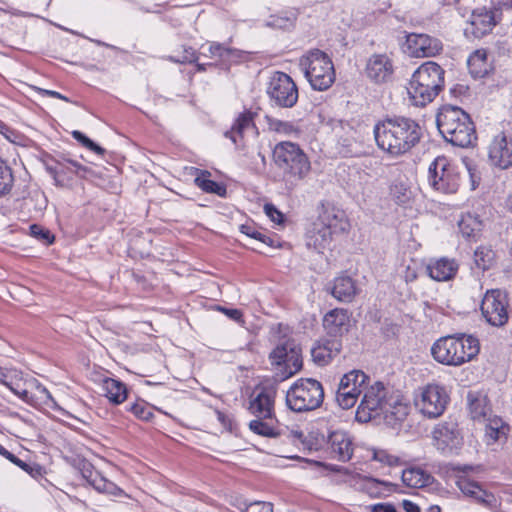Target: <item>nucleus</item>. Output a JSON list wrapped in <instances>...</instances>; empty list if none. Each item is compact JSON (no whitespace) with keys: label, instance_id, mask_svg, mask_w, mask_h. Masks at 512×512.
<instances>
[{"label":"nucleus","instance_id":"nucleus-8","mask_svg":"<svg viewBox=\"0 0 512 512\" xmlns=\"http://www.w3.org/2000/svg\"><path fill=\"white\" fill-rule=\"evenodd\" d=\"M272 365L282 366L284 378H289L302 369V350L294 338L279 337L275 348L269 354Z\"/></svg>","mask_w":512,"mask_h":512},{"label":"nucleus","instance_id":"nucleus-17","mask_svg":"<svg viewBox=\"0 0 512 512\" xmlns=\"http://www.w3.org/2000/svg\"><path fill=\"white\" fill-rule=\"evenodd\" d=\"M406 44L410 54L417 58L434 57L443 50L441 40L428 34L410 33Z\"/></svg>","mask_w":512,"mask_h":512},{"label":"nucleus","instance_id":"nucleus-38","mask_svg":"<svg viewBox=\"0 0 512 512\" xmlns=\"http://www.w3.org/2000/svg\"><path fill=\"white\" fill-rule=\"evenodd\" d=\"M0 455L4 456L6 459L20 467L26 473H28L33 478H38L43 474V468L39 464L35 462H25L15 456L13 453L9 452L5 447L0 445Z\"/></svg>","mask_w":512,"mask_h":512},{"label":"nucleus","instance_id":"nucleus-4","mask_svg":"<svg viewBox=\"0 0 512 512\" xmlns=\"http://www.w3.org/2000/svg\"><path fill=\"white\" fill-rule=\"evenodd\" d=\"M480 351L479 340L466 334L441 337L431 347L435 361L446 366H461L474 359Z\"/></svg>","mask_w":512,"mask_h":512},{"label":"nucleus","instance_id":"nucleus-53","mask_svg":"<svg viewBox=\"0 0 512 512\" xmlns=\"http://www.w3.org/2000/svg\"><path fill=\"white\" fill-rule=\"evenodd\" d=\"M241 233L245 234L246 236L253 238L255 240L260 241L262 238V235L264 232L260 231L257 227L251 224H244L240 227Z\"/></svg>","mask_w":512,"mask_h":512},{"label":"nucleus","instance_id":"nucleus-11","mask_svg":"<svg viewBox=\"0 0 512 512\" xmlns=\"http://www.w3.org/2000/svg\"><path fill=\"white\" fill-rule=\"evenodd\" d=\"M449 396L446 389L437 384H428L420 389L415 398V406L427 418L441 416L448 404Z\"/></svg>","mask_w":512,"mask_h":512},{"label":"nucleus","instance_id":"nucleus-50","mask_svg":"<svg viewBox=\"0 0 512 512\" xmlns=\"http://www.w3.org/2000/svg\"><path fill=\"white\" fill-rule=\"evenodd\" d=\"M374 459L380 463L386 464L388 466H400L403 464V461L398 456L389 454L385 450H378L374 453Z\"/></svg>","mask_w":512,"mask_h":512},{"label":"nucleus","instance_id":"nucleus-18","mask_svg":"<svg viewBox=\"0 0 512 512\" xmlns=\"http://www.w3.org/2000/svg\"><path fill=\"white\" fill-rule=\"evenodd\" d=\"M433 437L437 448L444 452L458 449L463 440L458 425L454 421H445L438 424L433 430Z\"/></svg>","mask_w":512,"mask_h":512},{"label":"nucleus","instance_id":"nucleus-31","mask_svg":"<svg viewBox=\"0 0 512 512\" xmlns=\"http://www.w3.org/2000/svg\"><path fill=\"white\" fill-rule=\"evenodd\" d=\"M53 163H46V170L48 173L54 178L56 184L60 183L59 176L63 173H65L68 169L66 164L71 165L73 168H75L74 172L76 175L84 177L85 174L89 171V168L86 166H83L77 161L67 159L65 157H61V159H51Z\"/></svg>","mask_w":512,"mask_h":512},{"label":"nucleus","instance_id":"nucleus-28","mask_svg":"<svg viewBox=\"0 0 512 512\" xmlns=\"http://www.w3.org/2000/svg\"><path fill=\"white\" fill-rule=\"evenodd\" d=\"M330 292L332 296L341 302H352L359 289L355 280L350 276H339L334 279Z\"/></svg>","mask_w":512,"mask_h":512},{"label":"nucleus","instance_id":"nucleus-61","mask_svg":"<svg viewBox=\"0 0 512 512\" xmlns=\"http://www.w3.org/2000/svg\"><path fill=\"white\" fill-rule=\"evenodd\" d=\"M217 419L218 421L226 428L231 429V419L226 415L224 412H221L219 410L216 411Z\"/></svg>","mask_w":512,"mask_h":512},{"label":"nucleus","instance_id":"nucleus-37","mask_svg":"<svg viewBox=\"0 0 512 512\" xmlns=\"http://www.w3.org/2000/svg\"><path fill=\"white\" fill-rule=\"evenodd\" d=\"M470 74L474 78L485 77L490 69L485 50H476L473 52L467 61Z\"/></svg>","mask_w":512,"mask_h":512},{"label":"nucleus","instance_id":"nucleus-32","mask_svg":"<svg viewBox=\"0 0 512 512\" xmlns=\"http://www.w3.org/2000/svg\"><path fill=\"white\" fill-rule=\"evenodd\" d=\"M402 482L410 488H424L431 485L434 481L433 476L420 467H410L402 472Z\"/></svg>","mask_w":512,"mask_h":512},{"label":"nucleus","instance_id":"nucleus-14","mask_svg":"<svg viewBox=\"0 0 512 512\" xmlns=\"http://www.w3.org/2000/svg\"><path fill=\"white\" fill-rule=\"evenodd\" d=\"M481 312L490 325L495 327L505 325L509 319L506 294L499 289L487 291L481 303Z\"/></svg>","mask_w":512,"mask_h":512},{"label":"nucleus","instance_id":"nucleus-49","mask_svg":"<svg viewBox=\"0 0 512 512\" xmlns=\"http://www.w3.org/2000/svg\"><path fill=\"white\" fill-rule=\"evenodd\" d=\"M207 50L208 53L203 52L204 56H207L222 64L225 54L227 53V46L218 42H212Z\"/></svg>","mask_w":512,"mask_h":512},{"label":"nucleus","instance_id":"nucleus-60","mask_svg":"<svg viewBox=\"0 0 512 512\" xmlns=\"http://www.w3.org/2000/svg\"><path fill=\"white\" fill-rule=\"evenodd\" d=\"M38 91L42 95L50 96V97H53V98H58V99L66 101V102H69V99L66 96L60 94L57 91L46 90V89H42V88H38Z\"/></svg>","mask_w":512,"mask_h":512},{"label":"nucleus","instance_id":"nucleus-44","mask_svg":"<svg viewBox=\"0 0 512 512\" xmlns=\"http://www.w3.org/2000/svg\"><path fill=\"white\" fill-rule=\"evenodd\" d=\"M494 251L486 246L478 247L474 252V261L476 266L485 271L489 269L494 261Z\"/></svg>","mask_w":512,"mask_h":512},{"label":"nucleus","instance_id":"nucleus-55","mask_svg":"<svg viewBox=\"0 0 512 512\" xmlns=\"http://www.w3.org/2000/svg\"><path fill=\"white\" fill-rule=\"evenodd\" d=\"M260 242L271 248H277L281 246L279 238L276 235H268L266 233L262 235Z\"/></svg>","mask_w":512,"mask_h":512},{"label":"nucleus","instance_id":"nucleus-24","mask_svg":"<svg viewBox=\"0 0 512 512\" xmlns=\"http://www.w3.org/2000/svg\"><path fill=\"white\" fill-rule=\"evenodd\" d=\"M342 349L341 340L338 338L326 337L319 340L311 349L313 361L319 366H325L336 357Z\"/></svg>","mask_w":512,"mask_h":512},{"label":"nucleus","instance_id":"nucleus-7","mask_svg":"<svg viewBox=\"0 0 512 512\" xmlns=\"http://www.w3.org/2000/svg\"><path fill=\"white\" fill-rule=\"evenodd\" d=\"M324 390L322 384L312 378L299 379L287 391V406L295 412L315 410L322 404Z\"/></svg>","mask_w":512,"mask_h":512},{"label":"nucleus","instance_id":"nucleus-41","mask_svg":"<svg viewBox=\"0 0 512 512\" xmlns=\"http://www.w3.org/2000/svg\"><path fill=\"white\" fill-rule=\"evenodd\" d=\"M364 487L371 496L381 497L383 496L384 492L394 491L396 485L388 481L379 480L373 477H367L365 479Z\"/></svg>","mask_w":512,"mask_h":512},{"label":"nucleus","instance_id":"nucleus-39","mask_svg":"<svg viewBox=\"0 0 512 512\" xmlns=\"http://www.w3.org/2000/svg\"><path fill=\"white\" fill-rule=\"evenodd\" d=\"M209 176L210 172L200 171V175H198L194 180L196 186L206 193H212L220 197H224L227 193L225 185L209 179Z\"/></svg>","mask_w":512,"mask_h":512},{"label":"nucleus","instance_id":"nucleus-23","mask_svg":"<svg viewBox=\"0 0 512 512\" xmlns=\"http://www.w3.org/2000/svg\"><path fill=\"white\" fill-rule=\"evenodd\" d=\"M256 113L251 110H244L235 119L230 130L224 133L226 138H229L238 148L245 146L244 137L246 132L256 128L254 118Z\"/></svg>","mask_w":512,"mask_h":512},{"label":"nucleus","instance_id":"nucleus-13","mask_svg":"<svg viewBox=\"0 0 512 512\" xmlns=\"http://www.w3.org/2000/svg\"><path fill=\"white\" fill-rule=\"evenodd\" d=\"M369 377L360 370H352L346 373L340 380L336 401L342 409L352 408L361 393L364 391Z\"/></svg>","mask_w":512,"mask_h":512},{"label":"nucleus","instance_id":"nucleus-22","mask_svg":"<svg viewBox=\"0 0 512 512\" xmlns=\"http://www.w3.org/2000/svg\"><path fill=\"white\" fill-rule=\"evenodd\" d=\"M328 445L333 458L348 462L354 453L352 437L344 431H334L328 437Z\"/></svg>","mask_w":512,"mask_h":512},{"label":"nucleus","instance_id":"nucleus-62","mask_svg":"<svg viewBox=\"0 0 512 512\" xmlns=\"http://www.w3.org/2000/svg\"><path fill=\"white\" fill-rule=\"evenodd\" d=\"M402 505L406 512H420L419 506L410 500H404Z\"/></svg>","mask_w":512,"mask_h":512},{"label":"nucleus","instance_id":"nucleus-26","mask_svg":"<svg viewBox=\"0 0 512 512\" xmlns=\"http://www.w3.org/2000/svg\"><path fill=\"white\" fill-rule=\"evenodd\" d=\"M323 326L327 335L331 338H338L348 331L349 315L345 309H333L329 311L323 319Z\"/></svg>","mask_w":512,"mask_h":512},{"label":"nucleus","instance_id":"nucleus-58","mask_svg":"<svg viewBox=\"0 0 512 512\" xmlns=\"http://www.w3.org/2000/svg\"><path fill=\"white\" fill-rule=\"evenodd\" d=\"M371 512H397L394 505L390 503H378L370 506Z\"/></svg>","mask_w":512,"mask_h":512},{"label":"nucleus","instance_id":"nucleus-30","mask_svg":"<svg viewBox=\"0 0 512 512\" xmlns=\"http://www.w3.org/2000/svg\"><path fill=\"white\" fill-rule=\"evenodd\" d=\"M338 235L336 232L330 231L322 225H318L315 221L313 228L309 231L307 236V245L313 247L318 252L329 248L334 236Z\"/></svg>","mask_w":512,"mask_h":512},{"label":"nucleus","instance_id":"nucleus-56","mask_svg":"<svg viewBox=\"0 0 512 512\" xmlns=\"http://www.w3.org/2000/svg\"><path fill=\"white\" fill-rule=\"evenodd\" d=\"M246 512H271V504L256 502L249 505Z\"/></svg>","mask_w":512,"mask_h":512},{"label":"nucleus","instance_id":"nucleus-46","mask_svg":"<svg viewBox=\"0 0 512 512\" xmlns=\"http://www.w3.org/2000/svg\"><path fill=\"white\" fill-rule=\"evenodd\" d=\"M29 234L44 245H50L55 241V236L52 232L39 224L30 225Z\"/></svg>","mask_w":512,"mask_h":512},{"label":"nucleus","instance_id":"nucleus-51","mask_svg":"<svg viewBox=\"0 0 512 512\" xmlns=\"http://www.w3.org/2000/svg\"><path fill=\"white\" fill-rule=\"evenodd\" d=\"M169 60L179 64L192 63L197 61V56L195 55L194 50L189 47L184 49L183 54L180 57L169 56Z\"/></svg>","mask_w":512,"mask_h":512},{"label":"nucleus","instance_id":"nucleus-43","mask_svg":"<svg viewBox=\"0 0 512 512\" xmlns=\"http://www.w3.org/2000/svg\"><path fill=\"white\" fill-rule=\"evenodd\" d=\"M89 482L97 491L102 493L114 496H120L124 493L116 484L105 479L99 474H96L94 477L91 476Z\"/></svg>","mask_w":512,"mask_h":512},{"label":"nucleus","instance_id":"nucleus-33","mask_svg":"<svg viewBox=\"0 0 512 512\" xmlns=\"http://www.w3.org/2000/svg\"><path fill=\"white\" fill-rule=\"evenodd\" d=\"M426 269L432 279L436 281H448L455 276L458 265L453 260L442 258L429 264Z\"/></svg>","mask_w":512,"mask_h":512},{"label":"nucleus","instance_id":"nucleus-52","mask_svg":"<svg viewBox=\"0 0 512 512\" xmlns=\"http://www.w3.org/2000/svg\"><path fill=\"white\" fill-rule=\"evenodd\" d=\"M243 51L238 50L236 48L227 47V53L222 61L223 65H229L232 63H237L243 58Z\"/></svg>","mask_w":512,"mask_h":512},{"label":"nucleus","instance_id":"nucleus-21","mask_svg":"<svg viewBox=\"0 0 512 512\" xmlns=\"http://www.w3.org/2000/svg\"><path fill=\"white\" fill-rule=\"evenodd\" d=\"M276 391L273 388L263 387L249 401L248 410L255 417L270 418L275 417L274 403Z\"/></svg>","mask_w":512,"mask_h":512},{"label":"nucleus","instance_id":"nucleus-5","mask_svg":"<svg viewBox=\"0 0 512 512\" xmlns=\"http://www.w3.org/2000/svg\"><path fill=\"white\" fill-rule=\"evenodd\" d=\"M444 69L434 61L420 65L413 73L407 88L410 99L416 106L432 102L444 87Z\"/></svg>","mask_w":512,"mask_h":512},{"label":"nucleus","instance_id":"nucleus-16","mask_svg":"<svg viewBox=\"0 0 512 512\" xmlns=\"http://www.w3.org/2000/svg\"><path fill=\"white\" fill-rule=\"evenodd\" d=\"M488 163L494 168L507 170L512 167V138L504 133L496 135L487 147Z\"/></svg>","mask_w":512,"mask_h":512},{"label":"nucleus","instance_id":"nucleus-6","mask_svg":"<svg viewBox=\"0 0 512 512\" xmlns=\"http://www.w3.org/2000/svg\"><path fill=\"white\" fill-rule=\"evenodd\" d=\"M301 70L314 90L325 91L335 81L334 65L330 57L319 49H313L300 58Z\"/></svg>","mask_w":512,"mask_h":512},{"label":"nucleus","instance_id":"nucleus-63","mask_svg":"<svg viewBox=\"0 0 512 512\" xmlns=\"http://www.w3.org/2000/svg\"><path fill=\"white\" fill-rule=\"evenodd\" d=\"M15 395H17L22 400L28 402L29 401V392L25 389L19 390L17 387L13 385L10 389Z\"/></svg>","mask_w":512,"mask_h":512},{"label":"nucleus","instance_id":"nucleus-15","mask_svg":"<svg viewBox=\"0 0 512 512\" xmlns=\"http://www.w3.org/2000/svg\"><path fill=\"white\" fill-rule=\"evenodd\" d=\"M497 22L495 11L486 8L474 9L464 34L468 39H481L493 30Z\"/></svg>","mask_w":512,"mask_h":512},{"label":"nucleus","instance_id":"nucleus-35","mask_svg":"<svg viewBox=\"0 0 512 512\" xmlns=\"http://www.w3.org/2000/svg\"><path fill=\"white\" fill-rule=\"evenodd\" d=\"M458 227L464 238L475 240L482 231L483 222L478 215L468 212L461 216Z\"/></svg>","mask_w":512,"mask_h":512},{"label":"nucleus","instance_id":"nucleus-40","mask_svg":"<svg viewBox=\"0 0 512 512\" xmlns=\"http://www.w3.org/2000/svg\"><path fill=\"white\" fill-rule=\"evenodd\" d=\"M485 424V435L489 438L488 444L505 437L509 428L501 418L494 416L483 422Z\"/></svg>","mask_w":512,"mask_h":512},{"label":"nucleus","instance_id":"nucleus-34","mask_svg":"<svg viewBox=\"0 0 512 512\" xmlns=\"http://www.w3.org/2000/svg\"><path fill=\"white\" fill-rule=\"evenodd\" d=\"M250 430L260 436L276 438L281 435V429L276 417L261 418L255 417L249 423Z\"/></svg>","mask_w":512,"mask_h":512},{"label":"nucleus","instance_id":"nucleus-45","mask_svg":"<svg viewBox=\"0 0 512 512\" xmlns=\"http://www.w3.org/2000/svg\"><path fill=\"white\" fill-rule=\"evenodd\" d=\"M265 120L270 131L282 133L285 135H290L298 131V129L291 122L282 121L268 115L265 116Z\"/></svg>","mask_w":512,"mask_h":512},{"label":"nucleus","instance_id":"nucleus-59","mask_svg":"<svg viewBox=\"0 0 512 512\" xmlns=\"http://www.w3.org/2000/svg\"><path fill=\"white\" fill-rule=\"evenodd\" d=\"M230 319L234 320V321H241L242 320V317H243V314L240 310L238 309H226V308H222L221 309Z\"/></svg>","mask_w":512,"mask_h":512},{"label":"nucleus","instance_id":"nucleus-10","mask_svg":"<svg viewBox=\"0 0 512 512\" xmlns=\"http://www.w3.org/2000/svg\"><path fill=\"white\" fill-rule=\"evenodd\" d=\"M392 393L381 382L371 386L365 384L363 397L356 411V419L368 422L372 418L380 417Z\"/></svg>","mask_w":512,"mask_h":512},{"label":"nucleus","instance_id":"nucleus-57","mask_svg":"<svg viewBox=\"0 0 512 512\" xmlns=\"http://www.w3.org/2000/svg\"><path fill=\"white\" fill-rule=\"evenodd\" d=\"M0 382L11 389L13 387V381L11 377V372L3 367H0Z\"/></svg>","mask_w":512,"mask_h":512},{"label":"nucleus","instance_id":"nucleus-9","mask_svg":"<svg viewBox=\"0 0 512 512\" xmlns=\"http://www.w3.org/2000/svg\"><path fill=\"white\" fill-rule=\"evenodd\" d=\"M428 183L444 194H454L460 187V174L445 156L436 157L428 168Z\"/></svg>","mask_w":512,"mask_h":512},{"label":"nucleus","instance_id":"nucleus-25","mask_svg":"<svg viewBox=\"0 0 512 512\" xmlns=\"http://www.w3.org/2000/svg\"><path fill=\"white\" fill-rule=\"evenodd\" d=\"M366 74L376 83L387 82L393 75L392 62L386 55H373L366 65Z\"/></svg>","mask_w":512,"mask_h":512},{"label":"nucleus","instance_id":"nucleus-20","mask_svg":"<svg viewBox=\"0 0 512 512\" xmlns=\"http://www.w3.org/2000/svg\"><path fill=\"white\" fill-rule=\"evenodd\" d=\"M456 485L464 495L475 499L478 503L491 510H496L499 506L498 500L493 493L484 490L477 482L470 480L466 476H459Z\"/></svg>","mask_w":512,"mask_h":512},{"label":"nucleus","instance_id":"nucleus-36","mask_svg":"<svg viewBox=\"0 0 512 512\" xmlns=\"http://www.w3.org/2000/svg\"><path fill=\"white\" fill-rule=\"evenodd\" d=\"M103 389L105 396L115 405L123 403L128 397L126 384L114 378H105L103 380Z\"/></svg>","mask_w":512,"mask_h":512},{"label":"nucleus","instance_id":"nucleus-2","mask_svg":"<svg viewBox=\"0 0 512 512\" xmlns=\"http://www.w3.org/2000/svg\"><path fill=\"white\" fill-rule=\"evenodd\" d=\"M272 161L276 172L274 181L292 192L311 170V164L301 147L290 141L277 143L272 151Z\"/></svg>","mask_w":512,"mask_h":512},{"label":"nucleus","instance_id":"nucleus-27","mask_svg":"<svg viewBox=\"0 0 512 512\" xmlns=\"http://www.w3.org/2000/svg\"><path fill=\"white\" fill-rule=\"evenodd\" d=\"M409 411L410 406L403 397L392 393L381 416L389 425L394 426L403 422L409 415Z\"/></svg>","mask_w":512,"mask_h":512},{"label":"nucleus","instance_id":"nucleus-47","mask_svg":"<svg viewBox=\"0 0 512 512\" xmlns=\"http://www.w3.org/2000/svg\"><path fill=\"white\" fill-rule=\"evenodd\" d=\"M129 411L143 421H149L153 417L152 407L144 400L136 401L129 407Z\"/></svg>","mask_w":512,"mask_h":512},{"label":"nucleus","instance_id":"nucleus-48","mask_svg":"<svg viewBox=\"0 0 512 512\" xmlns=\"http://www.w3.org/2000/svg\"><path fill=\"white\" fill-rule=\"evenodd\" d=\"M72 136L75 140H77L79 143H81L82 146H84L85 148L95 152L98 155H104L105 150L102 147H100L99 145H97L96 143H94L90 138H88L82 132L75 130L72 132Z\"/></svg>","mask_w":512,"mask_h":512},{"label":"nucleus","instance_id":"nucleus-64","mask_svg":"<svg viewBox=\"0 0 512 512\" xmlns=\"http://www.w3.org/2000/svg\"><path fill=\"white\" fill-rule=\"evenodd\" d=\"M417 278V274L414 270H411L410 267L407 268L406 274H405V280L407 282L414 281Z\"/></svg>","mask_w":512,"mask_h":512},{"label":"nucleus","instance_id":"nucleus-3","mask_svg":"<svg viewBox=\"0 0 512 512\" xmlns=\"http://www.w3.org/2000/svg\"><path fill=\"white\" fill-rule=\"evenodd\" d=\"M436 124L443 138L454 146L468 148L477 141L475 125L460 107L444 105L437 114Z\"/></svg>","mask_w":512,"mask_h":512},{"label":"nucleus","instance_id":"nucleus-19","mask_svg":"<svg viewBox=\"0 0 512 512\" xmlns=\"http://www.w3.org/2000/svg\"><path fill=\"white\" fill-rule=\"evenodd\" d=\"M316 222L337 234H342L349 228L345 212L329 202L322 204Z\"/></svg>","mask_w":512,"mask_h":512},{"label":"nucleus","instance_id":"nucleus-54","mask_svg":"<svg viewBox=\"0 0 512 512\" xmlns=\"http://www.w3.org/2000/svg\"><path fill=\"white\" fill-rule=\"evenodd\" d=\"M266 215L275 223H282L284 221V215L272 204L265 205Z\"/></svg>","mask_w":512,"mask_h":512},{"label":"nucleus","instance_id":"nucleus-42","mask_svg":"<svg viewBox=\"0 0 512 512\" xmlns=\"http://www.w3.org/2000/svg\"><path fill=\"white\" fill-rule=\"evenodd\" d=\"M14 185L12 168L0 158V198L8 195Z\"/></svg>","mask_w":512,"mask_h":512},{"label":"nucleus","instance_id":"nucleus-29","mask_svg":"<svg viewBox=\"0 0 512 512\" xmlns=\"http://www.w3.org/2000/svg\"><path fill=\"white\" fill-rule=\"evenodd\" d=\"M467 401L469 413L474 421L483 423L492 417L491 408L486 395L479 392H469Z\"/></svg>","mask_w":512,"mask_h":512},{"label":"nucleus","instance_id":"nucleus-12","mask_svg":"<svg viewBox=\"0 0 512 512\" xmlns=\"http://www.w3.org/2000/svg\"><path fill=\"white\" fill-rule=\"evenodd\" d=\"M267 94L279 107L292 108L298 101V88L293 79L284 72H276L269 82Z\"/></svg>","mask_w":512,"mask_h":512},{"label":"nucleus","instance_id":"nucleus-1","mask_svg":"<svg viewBox=\"0 0 512 512\" xmlns=\"http://www.w3.org/2000/svg\"><path fill=\"white\" fill-rule=\"evenodd\" d=\"M373 132L377 146L393 157L409 152L420 142L423 134L415 120L401 116L378 122Z\"/></svg>","mask_w":512,"mask_h":512}]
</instances>
